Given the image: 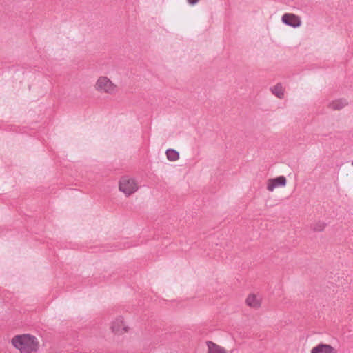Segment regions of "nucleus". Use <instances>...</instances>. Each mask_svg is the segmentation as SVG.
I'll return each instance as SVG.
<instances>
[{"label":"nucleus","mask_w":353,"mask_h":353,"mask_svg":"<svg viewBox=\"0 0 353 353\" xmlns=\"http://www.w3.org/2000/svg\"><path fill=\"white\" fill-rule=\"evenodd\" d=\"M352 165H353V161H352Z\"/></svg>","instance_id":"obj_14"},{"label":"nucleus","mask_w":353,"mask_h":353,"mask_svg":"<svg viewBox=\"0 0 353 353\" xmlns=\"http://www.w3.org/2000/svg\"><path fill=\"white\" fill-rule=\"evenodd\" d=\"M311 353H337V350L329 344L319 343L311 350Z\"/></svg>","instance_id":"obj_7"},{"label":"nucleus","mask_w":353,"mask_h":353,"mask_svg":"<svg viewBox=\"0 0 353 353\" xmlns=\"http://www.w3.org/2000/svg\"><path fill=\"white\" fill-rule=\"evenodd\" d=\"M326 226V223L321 221H318L311 226L312 230L315 232H322Z\"/></svg>","instance_id":"obj_12"},{"label":"nucleus","mask_w":353,"mask_h":353,"mask_svg":"<svg viewBox=\"0 0 353 353\" xmlns=\"http://www.w3.org/2000/svg\"><path fill=\"white\" fill-rule=\"evenodd\" d=\"M94 87L101 94L115 96L119 92L118 85L106 76H100L96 80Z\"/></svg>","instance_id":"obj_2"},{"label":"nucleus","mask_w":353,"mask_h":353,"mask_svg":"<svg viewBox=\"0 0 353 353\" xmlns=\"http://www.w3.org/2000/svg\"><path fill=\"white\" fill-rule=\"evenodd\" d=\"M110 329L114 334L117 335L123 334L130 330L129 326L125 323L122 316L116 318L112 322Z\"/></svg>","instance_id":"obj_4"},{"label":"nucleus","mask_w":353,"mask_h":353,"mask_svg":"<svg viewBox=\"0 0 353 353\" xmlns=\"http://www.w3.org/2000/svg\"><path fill=\"white\" fill-rule=\"evenodd\" d=\"M270 90L272 93L279 99H282L284 97V90L281 83H277L274 86L272 87Z\"/></svg>","instance_id":"obj_10"},{"label":"nucleus","mask_w":353,"mask_h":353,"mask_svg":"<svg viewBox=\"0 0 353 353\" xmlns=\"http://www.w3.org/2000/svg\"><path fill=\"white\" fill-rule=\"evenodd\" d=\"M348 105V102L345 99H339L332 101L328 104V108L332 110H340Z\"/></svg>","instance_id":"obj_9"},{"label":"nucleus","mask_w":353,"mask_h":353,"mask_svg":"<svg viewBox=\"0 0 353 353\" xmlns=\"http://www.w3.org/2000/svg\"><path fill=\"white\" fill-rule=\"evenodd\" d=\"M287 180L285 176H279L276 178L269 179L267 181V190L269 192H273L278 187L285 186Z\"/></svg>","instance_id":"obj_5"},{"label":"nucleus","mask_w":353,"mask_h":353,"mask_svg":"<svg viewBox=\"0 0 353 353\" xmlns=\"http://www.w3.org/2000/svg\"><path fill=\"white\" fill-rule=\"evenodd\" d=\"M200 0H187L188 3L190 5H195Z\"/></svg>","instance_id":"obj_13"},{"label":"nucleus","mask_w":353,"mask_h":353,"mask_svg":"<svg viewBox=\"0 0 353 353\" xmlns=\"http://www.w3.org/2000/svg\"><path fill=\"white\" fill-rule=\"evenodd\" d=\"M11 343L21 353L36 352L39 347L37 338L28 334L14 336L11 340Z\"/></svg>","instance_id":"obj_1"},{"label":"nucleus","mask_w":353,"mask_h":353,"mask_svg":"<svg viewBox=\"0 0 353 353\" xmlns=\"http://www.w3.org/2000/svg\"><path fill=\"white\" fill-rule=\"evenodd\" d=\"M119 188L126 196H129L137 191L139 186L134 179L124 176L119 181Z\"/></svg>","instance_id":"obj_3"},{"label":"nucleus","mask_w":353,"mask_h":353,"mask_svg":"<svg viewBox=\"0 0 353 353\" xmlns=\"http://www.w3.org/2000/svg\"><path fill=\"white\" fill-rule=\"evenodd\" d=\"M167 159L170 161H175L179 159V154L174 149H168L165 152Z\"/></svg>","instance_id":"obj_11"},{"label":"nucleus","mask_w":353,"mask_h":353,"mask_svg":"<svg viewBox=\"0 0 353 353\" xmlns=\"http://www.w3.org/2000/svg\"><path fill=\"white\" fill-rule=\"evenodd\" d=\"M245 302L249 307L257 309L261 305V298L256 294H250L247 297Z\"/></svg>","instance_id":"obj_8"},{"label":"nucleus","mask_w":353,"mask_h":353,"mask_svg":"<svg viewBox=\"0 0 353 353\" xmlns=\"http://www.w3.org/2000/svg\"><path fill=\"white\" fill-rule=\"evenodd\" d=\"M281 21L285 25H288L293 28H297L301 25V21L300 17L294 14H284L282 16Z\"/></svg>","instance_id":"obj_6"}]
</instances>
